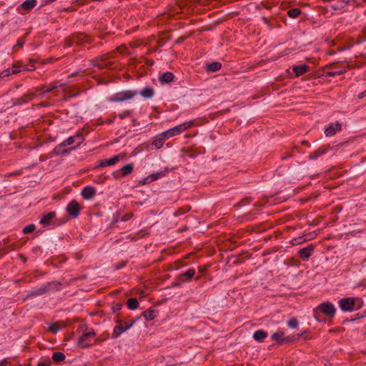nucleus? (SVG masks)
Returning a JSON list of instances; mask_svg holds the SVG:
<instances>
[{
  "mask_svg": "<svg viewBox=\"0 0 366 366\" xmlns=\"http://www.w3.org/2000/svg\"><path fill=\"white\" fill-rule=\"evenodd\" d=\"M291 156H292V153L290 152V153H288V154H285V156L282 157V159H286V158H287L289 157H291Z\"/></svg>",
  "mask_w": 366,
  "mask_h": 366,
  "instance_id": "4d7b16f0",
  "label": "nucleus"
},
{
  "mask_svg": "<svg viewBox=\"0 0 366 366\" xmlns=\"http://www.w3.org/2000/svg\"><path fill=\"white\" fill-rule=\"evenodd\" d=\"M96 333L93 329L88 330L87 327L86 330L83 332V334L79 337L78 340V345L80 347H88L92 345L89 343L90 339L94 337Z\"/></svg>",
  "mask_w": 366,
  "mask_h": 366,
  "instance_id": "20e7f679",
  "label": "nucleus"
},
{
  "mask_svg": "<svg viewBox=\"0 0 366 366\" xmlns=\"http://www.w3.org/2000/svg\"><path fill=\"white\" fill-rule=\"evenodd\" d=\"M123 157L120 154L114 156L113 157L108 159H103L100 161L99 167H104L107 166H112L117 163Z\"/></svg>",
  "mask_w": 366,
  "mask_h": 366,
  "instance_id": "f3484780",
  "label": "nucleus"
},
{
  "mask_svg": "<svg viewBox=\"0 0 366 366\" xmlns=\"http://www.w3.org/2000/svg\"><path fill=\"white\" fill-rule=\"evenodd\" d=\"M41 105L44 106V105H45V103H43V102H42V103H41Z\"/></svg>",
  "mask_w": 366,
  "mask_h": 366,
  "instance_id": "0e129e2a",
  "label": "nucleus"
},
{
  "mask_svg": "<svg viewBox=\"0 0 366 366\" xmlns=\"http://www.w3.org/2000/svg\"><path fill=\"white\" fill-rule=\"evenodd\" d=\"M329 146H322L320 148H318L317 150L314 151L312 153H311L309 156L310 159H315L318 157L326 153V152L328 150Z\"/></svg>",
  "mask_w": 366,
  "mask_h": 366,
  "instance_id": "5701e85b",
  "label": "nucleus"
},
{
  "mask_svg": "<svg viewBox=\"0 0 366 366\" xmlns=\"http://www.w3.org/2000/svg\"><path fill=\"white\" fill-rule=\"evenodd\" d=\"M303 143L305 144V145H307L308 144L307 142H303Z\"/></svg>",
  "mask_w": 366,
  "mask_h": 366,
  "instance_id": "e2e57ef3",
  "label": "nucleus"
},
{
  "mask_svg": "<svg viewBox=\"0 0 366 366\" xmlns=\"http://www.w3.org/2000/svg\"><path fill=\"white\" fill-rule=\"evenodd\" d=\"M24 70H27V71H29H29H32V70H34V65H32V66H31V68H29V67H28V66H24Z\"/></svg>",
  "mask_w": 366,
  "mask_h": 366,
  "instance_id": "6e6d98bb",
  "label": "nucleus"
},
{
  "mask_svg": "<svg viewBox=\"0 0 366 366\" xmlns=\"http://www.w3.org/2000/svg\"><path fill=\"white\" fill-rule=\"evenodd\" d=\"M13 68L14 69L12 70H11L10 69H7L6 70L2 71L0 73V77L1 78L7 77V76H10L12 74H17L18 72L20 71V70L16 69L17 66L16 64H13Z\"/></svg>",
  "mask_w": 366,
  "mask_h": 366,
  "instance_id": "bb28decb",
  "label": "nucleus"
},
{
  "mask_svg": "<svg viewBox=\"0 0 366 366\" xmlns=\"http://www.w3.org/2000/svg\"><path fill=\"white\" fill-rule=\"evenodd\" d=\"M195 274V269L193 268L189 269L187 272L180 274L177 280L180 282H185L186 280H190Z\"/></svg>",
  "mask_w": 366,
  "mask_h": 366,
  "instance_id": "aec40b11",
  "label": "nucleus"
},
{
  "mask_svg": "<svg viewBox=\"0 0 366 366\" xmlns=\"http://www.w3.org/2000/svg\"><path fill=\"white\" fill-rule=\"evenodd\" d=\"M107 57L106 55H103L100 56L99 58H97L94 60H92L93 65L95 66H97L99 69H112V63L110 61H107Z\"/></svg>",
  "mask_w": 366,
  "mask_h": 366,
  "instance_id": "0eeeda50",
  "label": "nucleus"
},
{
  "mask_svg": "<svg viewBox=\"0 0 366 366\" xmlns=\"http://www.w3.org/2000/svg\"><path fill=\"white\" fill-rule=\"evenodd\" d=\"M51 364V361L49 358L45 359L44 360L40 361L37 366H50Z\"/></svg>",
  "mask_w": 366,
  "mask_h": 366,
  "instance_id": "a19ab883",
  "label": "nucleus"
},
{
  "mask_svg": "<svg viewBox=\"0 0 366 366\" xmlns=\"http://www.w3.org/2000/svg\"><path fill=\"white\" fill-rule=\"evenodd\" d=\"M314 252V246L310 244L306 247L301 248L298 252V256L303 260L307 259Z\"/></svg>",
  "mask_w": 366,
  "mask_h": 366,
  "instance_id": "ddd939ff",
  "label": "nucleus"
},
{
  "mask_svg": "<svg viewBox=\"0 0 366 366\" xmlns=\"http://www.w3.org/2000/svg\"><path fill=\"white\" fill-rule=\"evenodd\" d=\"M183 40H184V39H178L177 41V42H181V41H182Z\"/></svg>",
  "mask_w": 366,
  "mask_h": 366,
  "instance_id": "052dcab7",
  "label": "nucleus"
},
{
  "mask_svg": "<svg viewBox=\"0 0 366 366\" xmlns=\"http://www.w3.org/2000/svg\"><path fill=\"white\" fill-rule=\"evenodd\" d=\"M298 325V322L295 318H292L287 322V325L290 328H295Z\"/></svg>",
  "mask_w": 366,
  "mask_h": 366,
  "instance_id": "ea45409f",
  "label": "nucleus"
},
{
  "mask_svg": "<svg viewBox=\"0 0 366 366\" xmlns=\"http://www.w3.org/2000/svg\"><path fill=\"white\" fill-rule=\"evenodd\" d=\"M267 337V332L262 330H259L253 334V338L259 342H263Z\"/></svg>",
  "mask_w": 366,
  "mask_h": 366,
  "instance_id": "a878e982",
  "label": "nucleus"
},
{
  "mask_svg": "<svg viewBox=\"0 0 366 366\" xmlns=\"http://www.w3.org/2000/svg\"><path fill=\"white\" fill-rule=\"evenodd\" d=\"M135 322V320L132 321L129 325L124 326L120 320H118V325L114 328L112 337L117 338L122 332L130 328Z\"/></svg>",
  "mask_w": 366,
  "mask_h": 366,
  "instance_id": "9d476101",
  "label": "nucleus"
},
{
  "mask_svg": "<svg viewBox=\"0 0 366 366\" xmlns=\"http://www.w3.org/2000/svg\"><path fill=\"white\" fill-rule=\"evenodd\" d=\"M306 238L304 237V236H301V237H296V238H294L292 240V244L293 245H297V244H302L305 242H306Z\"/></svg>",
  "mask_w": 366,
  "mask_h": 366,
  "instance_id": "e433bc0d",
  "label": "nucleus"
},
{
  "mask_svg": "<svg viewBox=\"0 0 366 366\" xmlns=\"http://www.w3.org/2000/svg\"><path fill=\"white\" fill-rule=\"evenodd\" d=\"M122 305L120 303H116L112 307V310L114 312L119 311L122 309Z\"/></svg>",
  "mask_w": 366,
  "mask_h": 366,
  "instance_id": "49530a36",
  "label": "nucleus"
},
{
  "mask_svg": "<svg viewBox=\"0 0 366 366\" xmlns=\"http://www.w3.org/2000/svg\"><path fill=\"white\" fill-rule=\"evenodd\" d=\"M132 213L125 214H124V215L122 217L121 219H122V221L125 222V221H127V220H129V219H131V218H132Z\"/></svg>",
  "mask_w": 366,
  "mask_h": 366,
  "instance_id": "de8ad7c7",
  "label": "nucleus"
},
{
  "mask_svg": "<svg viewBox=\"0 0 366 366\" xmlns=\"http://www.w3.org/2000/svg\"><path fill=\"white\" fill-rule=\"evenodd\" d=\"M96 194V189L91 186L85 187L81 191V196L85 199H92Z\"/></svg>",
  "mask_w": 366,
  "mask_h": 366,
  "instance_id": "6ab92c4d",
  "label": "nucleus"
},
{
  "mask_svg": "<svg viewBox=\"0 0 366 366\" xmlns=\"http://www.w3.org/2000/svg\"><path fill=\"white\" fill-rule=\"evenodd\" d=\"M35 228L36 226L34 224H30L23 229V232L24 234L31 233L32 232L34 231Z\"/></svg>",
  "mask_w": 366,
  "mask_h": 366,
  "instance_id": "4c0bfd02",
  "label": "nucleus"
},
{
  "mask_svg": "<svg viewBox=\"0 0 366 366\" xmlns=\"http://www.w3.org/2000/svg\"><path fill=\"white\" fill-rule=\"evenodd\" d=\"M74 40L77 44H83L92 41V38L89 35L84 34H76L74 35Z\"/></svg>",
  "mask_w": 366,
  "mask_h": 366,
  "instance_id": "a211bd4d",
  "label": "nucleus"
},
{
  "mask_svg": "<svg viewBox=\"0 0 366 366\" xmlns=\"http://www.w3.org/2000/svg\"><path fill=\"white\" fill-rule=\"evenodd\" d=\"M95 341H96V342H99V339H98V338H97V339H96V340H95Z\"/></svg>",
  "mask_w": 366,
  "mask_h": 366,
  "instance_id": "69168bd1",
  "label": "nucleus"
},
{
  "mask_svg": "<svg viewBox=\"0 0 366 366\" xmlns=\"http://www.w3.org/2000/svg\"><path fill=\"white\" fill-rule=\"evenodd\" d=\"M76 138L79 139L81 141H82L84 139L82 134L79 133L76 136L69 137V138L65 139L64 142H62L63 145H64L66 147V146H69V145L74 144L75 142V139H76Z\"/></svg>",
  "mask_w": 366,
  "mask_h": 366,
  "instance_id": "cd10ccee",
  "label": "nucleus"
},
{
  "mask_svg": "<svg viewBox=\"0 0 366 366\" xmlns=\"http://www.w3.org/2000/svg\"><path fill=\"white\" fill-rule=\"evenodd\" d=\"M302 13V11L299 8H292L287 11V15L290 18H297Z\"/></svg>",
  "mask_w": 366,
  "mask_h": 366,
  "instance_id": "c9c22d12",
  "label": "nucleus"
},
{
  "mask_svg": "<svg viewBox=\"0 0 366 366\" xmlns=\"http://www.w3.org/2000/svg\"><path fill=\"white\" fill-rule=\"evenodd\" d=\"M174 79V74L172 72L167 71L159 76V82L163 84L172 82Z\"/></svg>",
  "mask_w": 366,
  "mask_h": 366,
  "instance_id": "4be33fe9",
  "label": "nucleus"
},
{
  "mask_svg": "<svg viewBox=\"0 0 366 366\" xmlns=\"http://www.w3.org/2000/svg\"><path fill=\"white\" fill-rule=\"evenodd\" d=\"M56 214L55 212H49L44 214L40 219V224L44 227L52 224V221L55 218Z\"/></svg>",
  "mask_w": 366,
  "mask_h": 366,
  "instance_id": "dca6fc26",
  "label": "nucleus"
},
{
  "mask_svg": "<svg viewBox=\"0 0 366 366\" xmlns=\"http://www.w3.org/2000/svg\"><path fill=\"white\" fill-rule=\"evenodd\" d=\"M24 41L22 40H19L16 44L14 46V49L16 47H22L24 46Z\"/></svg>",
  "mask_w": 366,
  "mask_h": 366,
  "instance_id": "3c124183",
  "label": "nucleus"
},
{
  "mask_svg": "<svg viewBox=\"0 0 366 366\" xmlns=\"http://www.w3.org/2000/svg\"><path fill=\"white\" fill-rule=\"evenodd\" d=\"M130 322H126V323H125V325H129V323H130Z\"/></svg>",
  "mask_w": 366,
  "mask_h": 366,
  "instance_id": "680f3d73",
  "label": "nucleus"
},
{
  "mask_svg": "<svg viewBox=\"0 0 366 366\" xmlns=\"http://www.w3.org/2000/svg\"><path fill=\"white\" fill-rule=\"evenodd\" d=\"M194 124L193 121H189L187 122H184L183 124H181L179 125H177L166 132H164L162 135L165 137V138H170L173 136L177 135L187 129L191 127Z\"/></svg>",
  "mask_w": 366,
  "mask_h": 366,
  "instance_id": "f03ea898",
  "label": "nucleus"
},
{
  "mask_svg": "<svg viewBox=\"0 0 366 366\" xmlns=\"http://www.w3.org/2000/svg\"><path fill=\"white\" fill-rule=\"evenodd\" d=\"M142 315L147 320H152L156 317V311L154 310H147L142 313Z\"/></svg>",
  "mask_w": 366,
  "mask_h": 366,
  "instance_id": "72a5a7b5",
  "label": "nucleus"
},
{
  "mask_svg": "<svg viewBox=\"0 0 366 366\" xmlns=\"http://www.w3.org/2000/svg\"><path fill=\"white\" fill-rule=\"evenodd\" d=\"M59 329L60 327L57 323H52L49 327V330L52 333H56Z\"/></svg>",
  "mask_w": 366,
  "mask_h": 366,
  "instance_id": "58836bf2",
  "label": "nucleus"
},
{
  "mask_svg": "<svg viewBox=\"0 0 366 366\" xmlns=\"http://www.w3.org/2000/svg\"><path fill=\"white\" fill-rule=\"evenodd\" d=\"M8 364V362L6 359H4L0 361V366H5Z\"/></svg>",
  "mask_w": 366,
  "mask_h": 366,
  "instance_id": "864d4df0",
  "label": "nucleus"
},
{
  "mask_svg": "<svg viewBox=\"0 0 366 366\" xmlns=\"http://www.w3.org/2000/svg\"><path fill=\"white\" fill-rule=\"evenodd\" d=\"M184 282H180V281H178L177 282H174V286H179L182 283H183Z\"/></svg>",
  "mask_w": 366,
  "mask_h": 366,
  "instance_id": "13d9d810",
  "label": "nucleus"
},
{
  "mask_svg": "<svg viewBox=\"0 0 366 366\" xmlns=\"http://www.w3.org/2000/svg\"><path fill=\"white\" fill-rule=\"evenodd\" d=\"M51 358L54 362H59L63 361L66 358V356L63 352H56L52 354Z\"/></svg>",
  "mask_w": 366,
  "mask_h": 366,
  "instance_id": "f704fd0d",
  "label": "nucleus"
},
{
  "mask_svg": "<svg viewBox=\"0 0 366 366\" xmlns=\"http://www.w3.org/2000/svg\"><path fill=\"white\" fill-rule=\"evenodd\" d=\"M318 309L321 312L330 317H332L335 314V308L330 302H323L320 304Z\"/></svg>",
  "mask_w": 366,
  "mask_h": 366,
  "instance_id": "1a4fd4ad",
  "label": "nucleus"
},
{
  "mask_svg": "<svg viewBox=\"0 0 366 366\" xmlns=\"http://www.w3.org/2000/svg\"><path fill=\"white\" fill-rule=\"evenodd\" d=\"M221 67H222L221 63L215 61V62H212L211 64H209L207 66V70L208 71L214 72V71L219 70L221 69Z\"/></svg>",
  "mask_w": 366,
  "mask_h": 366,
  "instance_id": "c756f323",
  "label": "nucleus"
},
{
  "mask_svg": "<svg viewBox=\"0 0 366 366\" xmlns=\"http://www.w3.org/2000/svg\"><path fill=\"white\" fill-rule=\"evenodd\" d=\"M283 336H284L283 332H277L273 333L271 337L274 341H276L279 345H282V340H283Z\"/></svg>",
  "mask_w": 366,
  "mask_h": 366,
  "instance_id": "473e14b6",
  "label": "nucleus"
},
{
  "mask_svg": "<svg viewBox=\"0 0 366 366\" xmlns=\"http://www.w3.org/2000/svg\"><path fill=\"white\" fill-rule=\"evenodd\" d=\"M67 213L72 217L76 218L80 212V205L76 200H72L66 207Z\"/></svg>",
  "mask_w": 366,
  "mask_h": 366,
  "instance_id": "9b49d317",
  "label": "nucleus"
},
{
  "mask_svg": "<svg viewBox=\"0 0 366 366\" xmlns=\"http://www.w3.org/2000/svg\"><path fill=\"white\" fill-rule=\"evenodd\" d=\"M139 302L137 298H130L127 302V305L130 310H136L139 307Z\"/></svg>",
  "mask_w": 366,
  "mask_h": 366,
  "instance_id": "2f4dec72",
  "label": "nucleus"
},
{
  "mask_svg": "<svg viewBox=\"0 0 366 366\" xmlns=\"http://www.w3.org/2000/svg\"><path fill=\"white\" fill-rule=\"evenodd\" d=\"M19 366H22V365H19Z\"/></svg>",
  "mask_w": 366,
  "mask_h": 366,
  "instance_id": "338daca9",
  "label": "nucleus"
},
{
  "mask_svg": "<svg viewBox=\"0 0 366 366\" xmlns=\"http://www.w3.org/2000/svg\"><path fill=\"white\" fill-rule=\"evenodd\" d=\"M329 6L334 10H342L345 9L348 4L349 1L346 0H327Z\"/></svg>",
  "mask_w": 366,
  "mask_h": 366,
  "instance_id": "f8f14e48",
  "label": "nucleus"
},
{
  "mask_svg": "<svg viewBox=\"0 0 366 366\" xmlns=\"http://www.w3.org/2000/svg\"><path fill=\"white\" fill-rule=\"evenodd\" d=\"M164 175V173L162 172L154 173V174H152L151 175L148 176L147 178L142 179L140 182V183L142 184H146L150 183L151 182H152L154 180L158 179L159 178L163 177Z\"/></svg>",
  "mask_w": 366,
  "mask_h": 366,
  "instance_id": "b1692460",
  "label": "nucleus"
},
{
  "mask_svg": "<svg viewBox=\"0 0 366 366\" xmlns=\"http://www.w3.org/2000/svg\"><path fill=\"white\" fill-rule=\"evenodd\" d=\"M365 96H366V90H365V91H364V92H361V93H360V94H358V98H359V99H362V98H364Z\"/></svg>",
  "mask_w": 366,
  "mask_h": 366,
  "instance_id": "603ef678",
  "label": "nucleus"
},
{
  "mask_svg": "<svg viewBox=\"0 0 366 366\" xmlns=\"http://www.w3.org/2000/svg\"><path fill=\"white\" fill-rule=\"evenodd\" d=\"M290 340H291V338L289 336L283 337L282 344L285 342H290Z\"/></svg>",
  "mask_w": 366,
  "mask_h": 366,
  "instance_id": "5fc2aeb1",
  "label": "nucleus"
},
{
  "mask_svg": "<svg viewBox=\"0 0 366 366\" xmlns=\"http://www.w3.org/2000/svg\"><path fill=\"white\" fill-rule=\"evenodd\" d=\"M43 89V87H38L36 89V92H40Z\"/></svg>",
  "mask_w": 366,
  "mask_h": 366,
  "instance_id": "bf43d9fd",
  "label": "nucleus"
},
{
  "mask_svg": "<svg viewBox=\"0 0 366 366\" xmlns=\"http://www.w3.org/2000/svg\"><path fill=\"white\" fill-rule=\"evenodd\" d=\"M134 169V164L129 163L123 166L119 170L114 172L112 174L116 179L126 177L130 174Z\"/></svg>",
  "mask_w": 366,
  "mask_h": 366,
  "instance_id": "423d86ee",
  "label": "nucleus"
},
{
  "mask_svg": "<svg viewBox=\"0 0 366 366\" xmlns=\"http://www.w3.org/2000/svg\"><path fill=\"white\" fill-rule=\"evenodd\" d=\"M138 94L137 91L127 90L116 93L114 95L109 98V102H118L132 99Z\"/></svg>",
  "mask_w": 366,
  "mask_h": 366,
  "instance_id": "7ed1b4c3",
  "label": "nucleus"
},
{
  "mask_svg": "<svg viewBox=\"0 0 366 366\" xmlns=\"http://www.w3.org/2000/svg\"><path fill=\"white\" fill-rule=\"evenodd\" d=\"M34 97H36V94L34 92H29L24 94L21 97L14 99H13L14 104L20 105V104L26 103L29 101L31 100Z\"/></svg>",
  "mask_w": 366,
  "mask_h": 366,
  "instance_id": "4468645a",
  "label": "nucleus"
},
{
  "mask_svg": "<svg viewBox=\"0 0 366 366\" xmlns=\"http://www.w3.org/2000/svg\"><path fill=\"white\" fill-rule=\"evenodd\" d=\"M36 4V0H26L18 6L17 10L19 13L24 14L29 12L34 7H35Z\"/></svg>",
  "mask_w": 366,
  "mask_h": 366,
  "instance_id": "6e6552de",
  "label": "nucleus"
},
{
  "mask_svg": "<svg viewBox=\"0 0 366 366\" xmlns=\"http://www.w3.org/2000/svg\"><path fill=\"white\" fill-rule=\"evenodd\" d=\"M65 146L63 145V143L61 142L59 145H57L54 150L52 151V154L54 155H59L60 154H67L69 150L73 149L74 148L69 149H63V147Z\"/></svg>",
  "mask_w": 366,
  "mask_h": 366,
  "instance_id": "c85d7f7f",
  "label": "nucleus"
},
{
  "mask_svg": "<svg viewBox=\"0 0 366 366\" xmlns=\"http://www.w3.org/2000/svg\"><path fill=\"white\" fill-rule=\"evenodd\" d=\"M366 41V30H365L362 35H360L357 39V43L360 44Z\"/></svg>",
  "mask_w": 366,
  "mask_h": 366,
  "instance_id": "79ce46f5",
  "label": "nucleus"
},
{
  "mask_svg": "<svg viewBox=\"0 0 366 366\" xmlns=\"http://www.w3.org/2000/svg\"><path fill=\"white\" fill-rule=\"evenodd\" d=\"M345 72V70L335 71H329L327 72V75L330 76H334L335 75H340Z\"/></svg>",
  "mask_w": 366,
  "mask_h": 366,
  "instance_id": "a18cd8bd",
  "label": "nucleus"
},
{
  "mask_svg": "<svg viewBox=\"0 0 366 366\" xmlns=\"http://www.w3.org/2000/svg\"><path fill=\"white\" fill-rule=\"evenodd\" d=\"M189 209H187V210H184L183 209H178L177 211H176L174 213V216H179V215H182L183 214H184L187 211H188Z\"/></svg>",
  "mask_w": 366,
  "mask_h": 366,
  "instance_id": "09e8293b",
  "label": "nucleus"
},
{
  "mask_svg": "<svg viewBox=\"0 0 366 366\" xmlns=\"http://www.w3.org/2000/svg\"><path fill=\"white\" fill-rule=\"evenodd\" d=\"M358 299L355 297H345L339 300V305L345 312H352L360 308V304H357Z\"/></svg>",
  "mask_w": 366,
  "mask_h": 366,
  "instance_id": "f257e3e1",
  "label": "nucleus"
},
{
  "mask_svg": "<svg viewBox=\"0 0 366 366\" xmlns=\"http://www.w3.org/2000/svg\"><path fill=\"white\" fill-rule=\"evenodd\" d=\"M61 283L58 282H52L50 283H48L46 285H43L41 287L36 289L35 291L31 292L29 294L27 295L26 298H29V297L36 296V295H41L45 294L49 291V287L53 286L54 289L59 290V287L61 286Z\"/></svg>",
  "mask_w": 366,
  "mask_h": 366,
  "instance_id": "39448f33",
  "label": "nucleus"
},
{
  "mask_svg": "<svg viewBox=\"0 0 366 366\" xmlns=\"http://www.w3.org/2000/svg\"><path fill=\"white\" fill-rule=\"evenodd\" d=\"M165 139L166 138L164 136V137H157L154 139V141L152 143V145L154 146L156 149H160L163 146Z\"/></svg>",
  "mask_w": 366,
  "mask_h": 366,
  "instance_id": "7c9ffc66",
  "label": "nucleus"
},
{
  "mask_svg": "<svg viewBox=\"0 0 366 366\" xmlns=\"http://www.w3.org/2000/svg\"><path fill=\"white\" fill-rule=\"evenodd\" d=\"M74 43H75V41L74 40V35L65 40V45L66 46H71Z\"/></svg>",
  "mask_w": 366,
  "mask_h": 366,
  "instance_id": "37998d69",
  "label": "nucleus"
},
{
  "mask_svg": "<svg viewBox=\"0 0 366 366\" xmlns=\"http://www.w3.org/2000/svg\"><path fill=\"white\" fill-rule=\"evenodd\" d=\"M56 88V86H49L46 91H44L43 93L40 94L39 95L42 97L45 93L50 92L53 91L54 89H55Z\"/></svg>",
  "mask_w": 366,
  "mask_h": 366,
  "instance_id": "8fccbe9b",
  "label": "nucleus"
},
{
  "mask_svg": "<svg viewBox=\"0 0 366 366\" xmlns=\"http://www.w3.org/2000/svg\"><path fill=\"white\" fill-rule=\"evenodd\" d=\"M310 69L309 66L306 64H301L299 66H293L292 71L295 73L297 76H300L307 73Z\"/></svg>",
  "mask_w": 366,
  "mask_h": 366,
  "instance_id": "412c9836",
  "label": "nucleus"
},
{
  "mask_svg": "<svg viewBox=\"0 0 366 366\" xmlns=\"http://www.w3.org/2000/svg\"><path fill=\"white\" fill-rule=\"evenodd\" d=\"M341 124L339 122L330 124L325 129V134L327 137L333 136L337 131L341 129Z\"/></svg>",
  "mask_w": 366,
  "mask_h": 366,
  "instance_id": "2eb2a0df",
  "label": "nucleus"
},
{
  "mask_svg": "<svg viewBox=\"0 0 366 366\" xmlns=\"http://www.w3.org/2000/svg\"><path fill=\"white\" fill-rule=\"evenodd\" d=\"M138 94H139L145 99H150L154 96V92L153 88L147 86L144 88L141 92H138Z\"/></svg>",
  "mask_w": 366,
  "mask_h": 366,
  "instance_id": "393cba45",
  "label": "nucleus"
},
{
  "mask_svg": "<svg viewBox=\"0 0 366 366\" xmlns=\"http://www.w3.org/2000/svg\"><path fill=\"white\" fill-rule=\"evenodd\" d=\"M131 114H132V111L126 110V111L123 112L122 114H119V117L121 119H123L126 117H129L131 115Z\"/></svg>",
  "mask_w": 366,
  "mask_h": 366,
  "instance_id": "c03bdc74",
  "label": "nucleus"
}]
</instances>
